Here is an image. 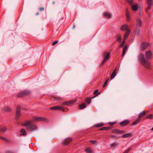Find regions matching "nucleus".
I'll return each mask as SVG.
<instances>
[{
  "instance_id": "44",
  "label": "nucleus",
  "mask_w": 153,
  "mask_h": 153,
  "mask_svg": "<svg viewBox=\"0 0 153 153\" xmlns=\"http://www.w3.org/2000/svg\"><path fill=\"white\" fill-rule=\"evenodd\" d=\"M131 5H132L133 4V0H126Z\"/></svg>"
},
{
  "instance_id": "46",
  "label": "nucleus",
  "mask_w": 153,
  "mask_h": 153,
  "mask_svg": "<svg viewBox=\"0 0 153 153\" xmlns=\"http://www.w3.org/2000/svg\"><path fill=\"white\" fill-rule=\"evenodd\" d=\"M58 41L57 40L56 41L52 43V45L54 46V45H55L57 44L58 43Z\"/></svg>"
},
{
  "instance_id": "17",
  "label": "nucleus",
  "mask_w": 153,
  "mask_h": 153,
  "mask_svg": "<svg viewBox=\"0 0 153 153\" xmlns=\"http://www.w3.org/2000/svg\"><path fill=\"white\" fill-rule=\"evenodd\" d=\"M128 26L127 24H124L122 25L120 27V30L123 31H126L129 30L128 29Z\"/></svg>"
},
{
  "instance_id": "3",
  "label": "nucleus",
  "mask_w": 153,
  "mask_h": 153,
  "mask_svg": "<svg viewBox=\"0 0 153 153\" xmlns=\"http://www.w3.org/2000/svg\"><path fill=\"white\" fill-rule=\"evenodd\" d=\"M50 109L52 110H61L63 112H66L68 111V109L67 108H63V106L58 105L51 107Z\"/></svg>"
},
{
  "instance_id": "10",
  "label": "nucleus",
  "mask_w": 153,
  "mask_h": 153,
  "mask_svg": "<svg viewBox=\"0 0 153 153\" xmlns=\"http://www.w3.org/2000/svg\"><path fill=\"white\" fill-rule=\"evenodd\" d=\"M33 119L36 121H42L43 122L47 121L48 120L43 117H33Z\"/></svg>"
},
{
  "instance_id": "48",
  "label": "nucleus",
  "mask_w": 153,
  "mask_h": 153,
  "mask_svg": "<svg viewBox=\"0 0 153 153\" xmlns=\"http://www.w3.org/2000/svg\"><path fill=\"white\" fill-rule=\"evenodd\" d=\"M44 10V9L43 7H40L39 9V10L40 11H43Z\"/></svg>"
},
{
  "instance_id": "49",
  "label": "nucleus",
  "mask_w": 153,
  "mask_h": 153,
  "mask_svg": "<svg viewBox=\"0 0 153 153\" xmlns=\"http://www.w3.org/2000/svg\"><path fill=\"white\" fill-rule=\"evenodd\" d=\"M110 137L113 138H115L116 137V136L115 135H111L110 136Z\"/></svg>"
},
{
  "instance_id": "5",
  "label": "nucleus",
  "mask_w": 153,
  "mask_h": 153,
  "mask_svg": "<svg viewBox=\"0 0 153 153\" xmlns=\"http://www.w3.org/2000/svg\"><path fill=\"white\" fill-rule=\"evenodd\" d=\"M30 92L28 91H24L19 93L17 97H21L26 96H27L30 94Z\"/></svg>"
},
{
  "instance_id": "15",
  "label": "nucleus",
  "mask_w": 153,
  "mask_h": 153,
  "mask_svg": "<svg viewBox=\"0 0 153 153\" xmlns=\"http://www.w3.org/2000/svg\"><path fill=\"white\" fill-rule=\"evenodd\" d=\"M51 99L54 101H57L58 102H60L62 100V98L59 96H53L51 97Z\"/></svg>"
},
{
  "instance_id": "42",
  "label": "nucleus",
  "mask_w": 153,
  "mask_h": 153,
  "mask_svg": "<svg viewBox=\"0 0 153 153\" xmlns=\"http://www.w3.org/2000/svg\"><path fill=\"white\" fill-rule=\"evenodd\" d=\"M89 142L92 144H95L97 143V141L96 140H90Z\"/></svg>"
},
{
  "instance_id": "2",
  "label": "nucleus",
  "mask_w": 153,
  "mask_h": 153,
  "mask_svg": "<svg viewBox=\"0 0 153 153\" xmlns=\"http://www.w3.org/2000/svg\"><path fill=\"white\" fill-rule=\"evenodd\" d=\"M136 28L134 32L136 34H138L140 31V28L141 27L142 22L141 20L140 19L136 20Z\"/></svg>"
},
{
  "instance_id": "9",
  "label": "nucleus",
  "mask_w": 153,
  "mask_h": 153,
  "mask_svg": "<svg viewBox=\"0 0 153 153\" xmlns=\"http://www.w3.org/2000/svg\"><path fill=\"white\" fill-rule=\"evenodd\" d=\"M152 55V53L150 51H149L146 52L145 54V56L147 59H151Z\"/></svg>"
},
{
  "instance_id": "31",
  "label": "nucleus",
  "mask_w": 153,
  "mask_h": 153,
  "mask_svg": "<svg viewBox=\"0 0 153 153\" xmlns=\"http://www.w3.org/2000/svg\"><path fill=\"white\" fill-rule=\"evenodd\" d=\"M131 8L132 10L134 11H135L137 10L138 8V6L137 4H136L135 5H132L131 7Z\"/></svg>"
},
{
  "instance_id": "40",
  "label": "nucleus",
  "mask_w": 153,
  "mask_h": 153,
  "mask_svg": "<svg viewBox=\"0 0 153 153\" xmlns=\"http://www.w3.org/2000/svg\"><path fill=\"white\" fill-rule=\"evenodd\" d=\"M110 128L109 127H103L101 128L100 130V131L107 130L110 129Z\"/></svg>"
},
{
  "instance_id": "30",
  "label": "nucleus",
  "mask_w": 153,
  "mask_h": 153,
  "mask_svg": "<svg viewBox=\"0 0 153 153\" xmlns=\"http://www.w3.org/2000/svg\"><path fill=\"white\" fill-rule=\"evenodd\" d=\"M131 136V134L130 133H128L124 134L122 135V137L123 138H126L130 137Z\"/></svg>"
},
{
  "instance_id": "29",
  "label": "nucleus",
  "mask_w": 153,
  "mask_h": 153,
  "mask_svg": "<svg viewBox=\"0 0 153 153\" xmlns=\"http://www.w3.org/2000/svg\"><path fill=\"white\" fill-rule=\"evenodd\" d=\"M125 42H126V40H123L122 42L119 45V48H123V47H124L125 46Z\"/></svg>"
},
{
  "instance_id": "39",
  "label": "nucleus",
  "mask_w": 153,
  "mask_h": 153,
  "mask_svg": "<svg viewBox=\"0 0 153 153\" xmlns=\"http://www.w3.org/2000/svg\"><path fill=\"white\" fill-rule=\"evenodd\" d=\"M85 151L88 153H91L92 151L90 148H88L85 149Z\"/></svg>"
},
{
  "instance_id": "12",
  "label": "nucleus",
  "mask_w": 153,
  "mask_h": 153,
  "mask_svg": "<svg viewBox=\"0 0 153 153\" xmlns=\"http://www.w3.org/2000/svg\"><path fill=\"white\" fill-rule=\"evenodd\" d=\"M149 46V44L146 42H143L140 48L141 50L143 51Z\"/></svg>"
},
{
  "instance_id": "7",
  "label": "nucleus",
  "mask_w": 153,
  "mask_h": 153,
  "mask_svg": "<svg viewBox=\"0 0 153 153\" xmlns=\"http://www.w3.org/2000/svg\"><path fill=\"white\" fill-rule=\"evenodd\" d=\"M21 107L20 106H18L17 107L16 110V120H18L19 117H20L21 115L20 112Z\"/></svg>"
},
{
  "instance_id": "32",
  "label": "nucleus",
  "mask_w": 153,
  "mask_h": 153,
  "mask_svg": "<svg viewBox=\"0 0 153 153\" xmlns=\"http://www.w3.org/2000/svg\"><path fill=\"white\" fill-rule=\"evenodd\" d=\"M104 123H98L95 124L94 125V126L97 128H99L102 127L103 126Z\"/></svg>"
},
{
  "instance_id": "33",
  "label": "nucleus",
  "mask_w": 153,
  "mask_h": 153,
  "mask_svg": "<svg viewBox=\"0 0 153 153\" xmlns=\"http://www.w3.org/2000/svg\"><path fill=\"white\" fill-rule=\"evenodd\" d=\"M85 102L88 104H89L91 102V100L90 98L87 97L85 99Z\"/></svg>"
},
{
  "instance_id": "16",
  "label": "nucleus",
  "mask_w": 153,
  "mask_h": 153,
  "mask_svg": "<svg viewBox=\"0 0 153 153\" xmlns=\"http://www.w3.org/2000/svg\"><path fill=\"white\" fill-rule=\"evenodd\" d=\"M118 69L116 68L113 70L111 76V79H113L115 76L117 75L116 71H118Z\"/></svg>"
},
{
  "instance_id": "1",
  "label": "nucleus",
  "mask_w": 153,
  "mask_h": 153,
  "mask_svg": "<svg viewBox=\"0 0 153 153\" xmlns=\"http://www.w3.org/2000/svg\"><path fill=\"white\" fill-rule=\"evenodd\" d=\"M138 60L140 63L145 68L148 70H151L152 67L150 62L144 57L143 53H140L138 57Z\"/></svg>"
},
{
  "instance_id": "22",
  "label": "nucleus",
  "mask_w": 153,
  "mask_h": 153,
  "mask_svg": "<svg viewBox=\"0 0 153 153\" xmlns=\"http://www.w3.org/2000/svg\"><path fill=\"white\" fill-rule=\"evenodd\" d=\"M126 14L127 20V21H129L130 20V17L129 15V13L128 10V9L126 10Z\"/></svg>"
},
{
  "instance_id": "18",
  "label": "nucleus",
  "mask_w": 153,
  "mask_h": 153,
  "mask_svg": "<svg viewBox=\"0 0 153 153\" xmlns=\"http://www.w3.org/2000/svg\"><path fill=\"white\" fill-rule=\"evenodd\" d=\"M74 102L73 101L65 102L62 103V105L70 106Z\"/></svg>"
},
{
  "instance_id": "24",
  "label": "nucleus",
  "mask_w": 153,
  "mask_h": 153,
  "mask_svg": "<svg viewBox=\"0 0 153 153\" xmlns=\"http://www.w3.org/2000/svg\"><path fill=\"white\" fill-rule=\"evenodd\" d=\"M117 40L119 43H120L122 39V37L120 34H118L116 36Z\"/></svg>"
},
{
  "instance_id": "35",
  "label": "nucleus",
  "mask_w": 153,
  "mask_h": 153,
  "mask_svg": "<svg viewBox=\"0 0 153 153\" xmlns=\"http://www.w3.org/2000/svg\"><path fill=\"white\" fill-rule=\"evenodd\" d=\"M104 15L106 17L109 18L111 17V14L108 13H104Z\"/></svg>"
},
{
  "instance_id": "47",
  "label": "nucleus",
  "mask_w": 153,
  "mask_h": 153,
  "mask_svg": "<svg viewBox=\"0 0 153 153\" xmlns=\"http://www.w3.org/2000/svg\"><path fill=\"white\" fill-rule=\"evenodd\" d=\"M131 149L130 148H128L127 150L125 151L123 153H128L130 151Z\"/></svg>"
},
{
  "instance_id": "11",
  "label": "nucleus",
  "mask_w": 153,
  "mask_h": 153,
  "mask_svg": "<svg viewBox=\"0 0 153 153\" xmlns=\"http://www.w3.org/2000/svg\"><path fill=\"white\" fill-rule=\"evenodd\" d=\"M111 132L113 133L118 134L124 133H125V131H124L120 130L118 129H114L112 130Z\"/></svg>"
},
{
  "instance_id": "43",
  "label": "nucleus",
  "mask_w": 153,
  "mask_h": 153,
  "mask_svg": "<svg viewBox=\"0 0 153 153\" xmlns=\"http://www.w3.org/2000/svg\"><path fill=\"white\" fill-rule=\"evenodd\" d=\"M109 79L108 78V79H107L104 82V85H103V87H105L106 86V85H107V84L108 81L109 80Z\"/></svg>"
},
{
  "instance_id": "6",
  "label": "nucleus",
  "mask_w": 153,
  "mask_h": 153,
  "mask_svg": "<svg viewBox=\"0 0 153 153\" xmlns=\"http://www.w3.org/2000/svg\"><path fill=\"white\" fill-rule=\"evenodd\" d=\"M72 141V139L71 138H67L63 140L62 144L64 146L68 145Z\"/></svg>"
},
{
  "instance_id": "51",
  "label": "nucleus",
  "mask_w": 153,
  "mask_h": 153,
  "mask_svg": "<svg viewBox=\"0 0 153 153\" xmlns=\"http://www.w3.org/2000/svg\"><path fill=\"white\" fill-rule=\"evenodd\" d=\"M39 14V13H36V15H38Z\"/></svg>"
},
{
  "instance_id": "20",
  "label": "nucleus",
  "mask_w": 153,
  "mask_h": 153,
  "mask_svg": "<svg viewBox=\"0 0 153 153\" xmlns=\"http://www.w3.org/2000/svg\"><path fill=\"white\" fill-rule=\"evenodd\" d=\"M130 30H127V31H126V33H125L124 37L123 40H126L128 36V35H129L130 33Z\"/></svg>"
},
{
  "instance_id": "34",
  "label": "nucleus",
  "mask_w": 153,
  "mask_h": 153,
  "mask_svg": "<svg viewBox=\"0 0 153 153\" xmlns=\"http://www.w3.org/2000/svg\"><path fill=\"white\" fill-rule=\"evenodd\" d=\"M146 118L149 119H153V114H149L146 116Z\"/></svg>"
},
{
  "instance_id": "4",
  "label": "nucleus",
  "mask_w": 153,
  "mask_h": 153,
  "mask_svg": "<svg viewBox=\"0 0 153 153\" xmlns=\"http://www.w3.org/2000/svg\"><path fill=\"white\" fill-rule=\"evenodd\" d=\"M110 52H104L103 53V55L105 56V57L102 61L100 66H102L105 62L110 58Z\"/></svg>"
},
{
  "instance_id": "50",
  "label": "nucleus",
  "mask_w": 153,
  "mask_h": 153,
  "mask_svg": "<svg viewBox=\"0 0 153 153\" xmlns=\"http://www.w3.org/2000/svg\"><path fill=\"white\" fill-rule=\"evenodd\" d=\"M6 153H13L12 152L10 151H8L6 152Z\"/></svg>"
},
{
  "instance_id": "38",
  "label": "nucleus",
  "mask_w": 153,
  "mask_h": 153,
  "mask_svg": "<svg viewBox=\"0 0 153 153\" xmlns=\"http://www.w3.org/2000/svg\"><path fill=\"white\" fill-rule=\"evenodd\" d=\"M98 89L95 90L94 92V95H96L94 97H96L100 93H98Z\"/></svg>"
},
{
  "instance_id": "25",
  "label": "nucleus",
  "mask_w": 153,
  "mask_h": 153,
  "mask_svg": "<svg viewBox=\"0 0 153 153\" xmlns=\"http://www.w3.org/2000/svg\"><path fill=\"white\" fill-rule=\"evenodd\" d=\"M146 114V111H144L139 114L138 117L141 119V117L145 116Z\"/></svg>"
},
{
  "instance_id": "13",
  "label": "nucleus",
  "mask_w": 153,
  "mask_h": 153,
  "mask_svg": "<svg viewBox=\"0 0 153 153\" xmlns=\"http://www.w3.org/2000/svg\"><path fill=\"white\" fill-rule=\"evenodd\" d=\"M129 123V121L128 120H125L120 123L119 124L121 126H125L127 125Z\"/></svg>"
},
{
  "instance_id": "52",
  "label": "nucleus",
  "mask_w": 153,
  "mask_h": 153,
  "mask_svg": "<svg viewBox=\"0 0 153 153\" xmlns=\"http://www.w3.org/2000/svg\"><path fill=\"white\" fill-rule=\"evenodd\" d=\"M152 130H153V127L152 128Z\"/></svg>"
},
{
  "instance_id": "27",
  "label": "nucleus",
  "mask_w": 153,
  "mask_h": 153,
  "mask_svg": "<svg viewBox=\"0 0 153 153\" xmlns=\"http://www.w3.org/2000/svg\"><path fill=\"white\" fill-rule=\"evenodd\" d=\"M141 120L138 117V118L137 119L133 122L132 123V125H135L139 123L140 120Z\"/></svg>"
},
{
  "instance_id": "28",
  "label": "nucleus",
  "mask_w": 153,
  "mask_h": 153,
  "mask_svg": "<svg viewBox=\"0 0 153 153\" xmlns=\"http://www.w3.org/2000/svg\"><path fill=\"white\" fill-rule=\"evenodd\" d=\"M86 105L85 103H83L79 105V109H82L85 108Z\"/></svg>"
},
{
  "instance_id": "41",
  "label": "nucleus",
  "mask_w": 153,
  "mask_h": 153,
  "mask_svg": "<svg viewBox=\"0 0 153 153\" xmlns=\"http://www.w3.org/2000/svg\"><path fill=\"white\" fill-rule=\"evenodd\" d=\"M118 144L116 143H114L111 144V147H113L115 146H117Z\"/></svg>"
},
{
  "instance_id": "37",
  "label": "nucleus",
  "mask_w": 153,
  "mask_h": 153,
  "mask_svg": "<svg viewBox=\"0 0 153 153\" xmlns=\"http://www.w3.org/2000/svg\"><path fill=\"white\" fill-rule=\"evenodd\" d=\"M7 130V128L4 127H0V131L3 132H5Z\"/></svg>"
},
{
  "instance_id": "21",
  "label": "nucleus",
  "mask_w": 153,
  "mask_h": 153,
  "mask_svg": "<svg viewBox=\"0 0 153 153\" xmlns=\"http://www.w3.org/2000/svg\"><path fill=\"white\" fill-rule=\"evenodd\" d=\"M20 136H25L27 135V133L26 130L23 128H22L20 131Z\"/></svg>"
},
{
  "instance_id": "26",
  "label": "nucleus",
  "mask_w": 153,
  "mask_h": 153,
  "mask_svg": "<svg viewBox=\"0 0 153 153\" xmlns=\"http://www.w3.org/2000/svg\"><path fill=\"white\" fill-rule=\"evenodd\" d=\"M2 110L4 111L8 112L11 111V109L8 106H6L3 108Z\"/></svg>"
},
{
  "instance_id": "14",
  "label": "nucleus",
  "mask_w": 153,
  "mask_h": 153,
  "mask_svg": "<svg viewBox=\"0 0 153 153\" xmlns=\"http://www.w3.org/2000/svg\"><path fill=\"white\" fill-rule=\"evenodd\" d=\"M37 128L36 126L35 125H30L29 126L26 127L27 130L32 131Z\"/></svg>"
},
{
  "instance_id": "23",
  "label": "nucleus",
  "mask_w": 153,
  "mask_h": 153,
  "mask_svg": "<svg viewBox=\"0 0 153 153\" xmlns=\"http://www.w3.org/2000/svg\"><path fill=\"white\" fill-rule=\"evenodd\" d=\"M31 122L29 121H27L25 123H23L22 124V125L24 126H29L31 124Z\"/></svg>"
},
{
  "instance_id": "8",
  "label": "nucleus",
  "mask_w": 153,
  "mask_h": 153,
  "mask_svg": "<svg viewBox=\"0 0 153 153\" xmlns=\"http://www.w3.org/2000/svg\"><path fill=\"white\" fill-rule=\"evenodd\" d=\"M146 2L148 7L146 9V11L147 13V10L150 9L152 6L153 5V1L152 0H146Z\"/></svg>"
},
{
  "instance_id": "19",
  "label": "nucleus",
  "mask_w": 153,
  "mask_h": 153,
  "mask_svg": "<svg viewBox=\"0 0 153 153\" xmlns=\"http://www.w3.org/2000/svg\"><path fill=\"white\" fill-rule=\"evenodd\" d=\"M128 45L126 44L123 48L122 55V57H123L124 56L126 53V50L128 49Z\"/></svg>"
},
{
  "instance_id": "45",
  "label": "nucleus",
  "mask_w": 153,
  "mask_h": 153,
  "mask_svg": "<svg viewBox=\"0 0 153 153\" xmlns=\"http://www.w3.org/2000/svg\"><path fill=\"white\" fill-rule=\"evenodd\" d=\"M116 122H109L108 123V124H109V125L111 126H113V125H114V124H116Z\"/></svg>"
},
{
  "instance_id": "36",
  "label": "nucleus",
  "mask_w": 153,
  "mask_h": 153,
  "mask_svg": "<svg viewBox=\"0 0 153 153\" xmlns=\"http://www.w3.org/2000/svg\"><path fill=\"white\" fill-rule=\"evenodd\" d=\"M0 139L4 141L6 143H8L10 142L9 140L8 139L1 136H0Z\"/></svg>"
}]
</instances>
